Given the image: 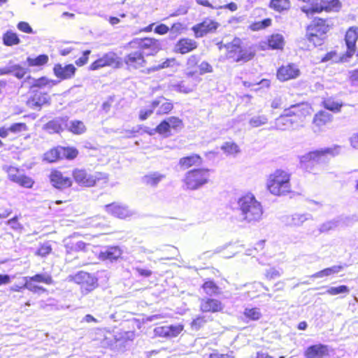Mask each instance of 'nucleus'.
Masks as SVG:
<instances>
[{"instance_id": "f257e3e1", "label": "nucleus", "mask_w": 358, "mask_h": 358, "mask_svg": "<svg viewBox=\"0 0 358 358\" xmlns=\"http://www.w3.org/2000/svg\"><path fill=\"white\" fill-rule=\"evenodd\" d=\"M237 205L242 222L254 225L262 220L263 207L252 194L248 193L238 198Z\"/></svg>"}, {"instance_id": "f03ea898", "label": "nucleus", "mask_w": 358, "mask_h": 358, "mask_svg": "<svg viewBox=\"0 0 358 358\" xmlns=\"http://www.w3.org/2000/svg\"><path fill=\"white\" fill-rule=\"evenodd\" d=\"M342 150V146L333 145L331 147L310 151L299 157L300 165L303 169L310 171L315 164L325 163L329 156L331 157L338 156L341 153Z\"/></svg>"}, {"instance_id": "7ed1b4c3", "label": "nucleus", "mask_w": 358, "mask_h": 358, "mask_svg": "<svg viewBox=\"0 0 358 358\" xmlns=\"http://www.w3.org/2000/svg\"><path fill=\"white\" fill-rule=\"evenodd\" d=\"M227 50V57L236 62H247L255 55V50L252 47L242 45V41L235 38L231 43L224 45Z\"/></svg>"}, {"instance_id": "20e7f679", "label": "nucleus", "mask_w": 358, "mask_h": 358, "mask_svg": "<svg viewBox=\"0 0 358 358\" xmlns=\"http://www.w3.org/2000/svg\"><path fill=\"white\" fill-rule=\"evenodd\" d=\"M329 30V25L325 20L315 18L306 28V37L314 47L321 45Z\"/></svg>"}, {"instance_id": "39448f33", "label": "nucleus", "mask_w": 358, "mask_h": 358, "mask_svg": "<svg viewBox=\"0 0 358 358\" xmlns=\"http://www.w3.org/2000/svg\"><path fill=\"white\" fill-rule=\"evenodd\" d=\"M267 188L274 195H281L289 192V176L284 171L277 170L270 176Z\"/></svg>"}, {"instance_id": "423d86ee", "label": "nucleus", "mask_w": 358, "mask_h": 358, "mask_svg": "<svg viewBox=\"0 0 358 358\" xmlns=\"http://www.w3.org/2000/svg\"><path fill=\"white\" fill-rule=\"evenodd\" d=\"M210 170L195 169L187 171L183 180L187 189L196 190L208 182Z\"/></svg>"}, {"instance_id": "0eeeda50", "label": "nucleus", "mask_w": 358, "mask_h": 358, "mask_svg": "<svg viewBox=\"0 0 358 358\" xmlns=\"http://www.w3.org/2000/svg\"><path fill=\"white\" fill-rule=\"evenodd\" d=\"M74 180L80 186L92 187L97 180L105 178L101 173L96 172L94 174L89 173L83 169H75L72 172Z\"/></svg>"}, {"instance_id": "6e6552de", "label": "nucleus", "mask_w": 358, "mask_h": 358, "mask_svg": "<svg viewBox=\"0 0 358 358\" xmlns=\"http://www.w3.org/2000/svg\"><path fill=\"white\" fill-rule=\"evenodd\" d=\"M303 107V103H298L285 109L283 113L275 120V127L280 130H286L290 128L294 122V121L291 119V116L298 115Z\"/></svg>"}, {"instance_id": "1a4fd4ad", "label": "nucleus", "mask_w": 358, "mask_h": 358, "mask_svg": "<svg viewBox=\"0 0 358 358\" xmlns=\"http://www.w3.org/2000/svg\"><path fill=\"white\" fill-rule=\"evenodd\" d=\"M122 65V59L113 52L105 53L101 57L94 61L90 66L92 71L97 70L105 66L114 69L120 68Z\"/></svg>"}, {"instance_id": "9d476101", "label": "nucleus", "mask_w": 358, "mask_h": 358, "mask_svg": "<svg viewBox=\"0 0 358 358\" xmlns=\"http://www.w3.org/2000/svg\"><path fill=\"white\" fill-rule=\"evenodd\" d=\"M130 44L137 45L143 55L147 56L154 55L162 49L159 41L153 38H135Z\"/></svg>"}, {"instance_id": "9b49d317", "label": "nucleus", "mask_w": 358, "mask_h": 358, "mask_svg": "<svg viewBox=\"0 0 358 358\" xmlns=\"http://www.w3.org/2000/svg\"><path fill=\"white\" fill-rule=\"evenodd\" d=\"M74 281L81 285V290L83 294H87L97 287V278L93 275L80 271L73 277Z\"/></svg>"}, {"instance_id": "f8f14e48", "label": "nucleus", "mask_w": 358, "mask_h": 358, "mask_svg": "<svg viewBox=\"0 0 358 358\" xmlns=\"http://www.w3.org/2000/svg\"><path fill=\"white\" fill-rule=\"evenodd\" d=\"M358 39V27H351L345 34V41L347 46V51L345 55L341 57V62H345L351 58L356 50V42Z\"/></svg>"}, {"instance_id": "ddd939ff", "label": "nucleus", "mask_w": 358, "mask_h": 358, "mask_svg": "<svg viewBox=\"0 0 358 358\" xmlns=\"http://www.w3.org/2000/svg\"><path fill=\"white\" fill-rule=\"evenodd\" d=\"M123 61L129 71L139 69L146 64L143 52L141 50L132 51L126 55Z\"/></svg>"}, {"instance_id": "4468645a", "label": "nucleus", "mask_w": 358, "mask_h": 358, "mask_svg": "<svg viewBox=\"0 0 358 358\" xmlns=\"http://www.w3.org/2000/svg\"><path fill=\"white\" fill-rule=\"evenodd\" d=\"M219 26L220 24L215 20L206 18L203 22L193 26L192 30L196 38H202L208 34L215 32Z\"/></svg>"}, {"instance_id": "2eb2a0df", "label": "nucleus", "mask_w": 358, "mask_h": 358, "mask_svg": "<svg viewBox=\"0 0 358 358\" xmlns=\"http://www.w3.org/2000/svg\"><path fill=\"white\" fill-rule=\"evenodd\" d=\"M31 96L27 101V105L31 109L39 110L41 106L50 100V96L47 92H41L38 90H30Z\"/></svg>"}, {"instance_id": "dca6fc26", "label": "nucleus", "mask_w": 358, "mask_h": 358, "mask_svg": "<svg viewBox=\"0 0 358 358\" xmlns=\"http://www.w3.org/2000/svg\"><path fill=\"white\" fill-rule=\"evenodd\" d=\"M106 211L115 217L124 219L134 215V212L128 206L119 203H112L105 206Z\"/></svg>"}, {"instance_id": "f3484780", "label": "nucleus", "mask_w": 358, "mask_h": 358, "mask_svg": "<svg viewBox=\"0 0 358 358\" xmlns=\"http://www.w3.org/2000/svg\"><path fill=\"white\" fill-rule=\"evenodd\" d=\"M56 81L49 80L46 77H41L38 79L32 78L31 76H28L22 82V85L27 86L29 88V90H41L47 85H56Z\"/></svg>"}, {"instance_id": "a211bd4d", "label": "nucleus", "mask_w": 358, "mask_h": 358, "mask_svg": "<svg viewBox=\"0 0 358 358\" xmlns=\"http://www.w3.org/2000/svg\"><path fill=\"white\" fill-rule=\"evenodd\" d=\"M50 180L52 185L58 189L68 188L72 185L71 178L64 176L62 172L57 170L51 172L50 175Z\"/></svg>"}, {"instance_id": "6ab92c4d", "label": "nucleus", "mask_w": 358, "mask_h": 358, "mask_svg": "<svg viewBox=\"0 0 358 358\" xmlns=\"http://www.w3.org/2000/svg\"><path fill=\"white\" fill-rule=\"evenodd\" d=\"M68 117H57L43 125V129L50 134H59L66 129Z\"/></svg>"}, {"instance_id": "aec40b11", "label": "nucleus", "mask_w": 358, "mask_h": 358, "mask_svg": "<svg viewBox=\"0 0 358 358\" xmlns=\"http://www.w3.org/2000/svg\"><path fill=\"white\" fill-rule=\"evenodd\" d=\"M341 7L339 0H320L319 6H313L306 11L307 14H313L320 13L322 10L326 11H338Z\"/></svg>"}, {"instance_id": "412c9836", "label": "nucleus", "mask_w": 358, "mask_h": 358, "mask_svg": "<svg viewBox=\"0 0 358 358\" xmlns=\"http://www.w3.org/2000/svg\"><path fill=\"white\" fill-rule=\"evenodd\" d=\"M122 250L118 246H108L103 248L99 253V259L110 262H117L121 258Z\"/></svg>"}, {"instance_id": "4be33fe9", "label": "nucleus", "mask_w": 358, "mask_h": 358, "mask_svg": "<svg viewBox=\"0 0 358 358\" xmlns=\"http://www.w3.org/2000/svg\"><path fill=\"white\" fill-rule=\"evenodd\" d=\"M309 220H313V216L310 213H294L282 217V222L289 227H300Z\"/></svg>"}, {"instance_id": "5701e85b", "label": "nucleus", "mask_w": 358, "mask_h": 358, "mask_svg": "<svg viewBox=\"0 0 358 358\" xmlns=\"http://www.w3.org/2000/svg\"><path fill=\"white\" fill-rule=\"evenodd\" d=\"M299 69L293 64L282 66L277 71V78L280 81H287L299 76Z\"/></svg>"}, {"instance_id": "b1692460", "label": "nucleus", "mask_w": 358, "mask_h": 358, "mask_svg": "<svg viewBox=\"0 0 358 358\" xmlns=\"http://www.w3.org/2000/svg\"><path fill=\"white\" fill-rule=\"evenodd\" d=\"M76 68L73 64H66L62 66L60 64H57L53 68L55 75L62 79L66 80L73 78L75 75Z\"/></svg>"}, {"instance_id": "393cba45", "label": "nucleus", "mask_w": 358, "mask_h": 358, "mask_svg": "<svg viewBox=\"0 0 358 358\" xmlns=\"http://www.w3.org/2000/svg\"><path fill=\"white\" fill-rule=\"evenodd\" d=\"M197 46L198 43L196 41L189 38H182L175 45L174 51L184 55L195 50Z\"/></svg>"}, {"instance_id": "a878e982", "label": "nucleus", "mask_w": 358, "mask_h": 358, "mask_svg": "<svg viewBox=\"0 0 358 358\" xmlns=\"http://www.w3.org/2000/svg\"><path fill=\"white\" fill-rule=\"evenodd\" d=\"M348 220L349 217H348L339 216L331 220H328L320 226L318 229L319 231L320 234H322L327 233L331 230H334L340 226L347 224Z\"/></svg>"}, {"instance_id": "bb28decb", "label": "nucleus", "mask_w": 358, "mask_h": 358, "mask_svg": "<svg viewBox=\"0 0 358 358\" xmlns=\"http://www.w3.org/2000/svg\"><path fill=\"white\" fill-rule=\"evenodd\" d=\"M306 358H324L328 355V348L323 344L313 345L304 352Z\"/></svg>"}, {"instance_id": "cd10ccee", "label": "nucleus", "mask_w": 358, "mask_h": 358, "mask_svg": "<svg viewBox=\"0 0 358 358\" xmlns=\"http://www.w3.org/2000/svg\"><path fill=\"white\" fill-rule=\"evenodd\" d=\"M152 108H157V115H164L169 113L173 108V103L169 101L164 96L157 97L152 101Z\"/></svg>"}, {"instance_id": "c85d7f7f", "label": "nucleus", "mask_w": 358, "mask_h": 358, "mask_svg": "<svg viewBox=\"0 0 358 358\" xmlns=\"http://www.w3.org/2000/svg\"><path fill=\"white\" fill-rule=\"evenodd\" d=\"M223 306L222 303L215 299H203L201 301L200 309L203 313H215L222 310Z\"/></svg>"}, {"instance_id": "c756f323", "label": "nucleus", "mask_w": 358, "mask_h": 358, "mask_svg": "<svg viewBox=\"0 0 358 358\" xmlns=\"http://www.w3.org/2000/svg\"><path fill=\"white\" fill-rule=\"evenodd\" d=\"M166 178V175L158 171L150 172L142 178V181L146 185L156 187L158 184Z\"/></svg>"}, {"instance_id": "7c9ffc66", "label": "nucleus", "mask_w": 358, "mask_h": 358, "mask_svg": "<svg viewBox=\"0 0 358 358\" xmlns=\"http://www.w3.org/2000/svg\"><path fill=\"white\" fill-rule=\"evenodd\" d=\"M67 126L66 127V129H67L69 131L76 134V135H81L84 134L86 131V127L83 122L80 120H67Z\"/></svg>"}, {"instance_id": "2f4dec72", "label": "nucleus", "mask_w": 358, "mask_h": 358, "mask_svg": "<svg viewBox=\"0 0 358 358\" xmlns=\"http://www.w3.org/2000/svg\"><path fill=\"white\" fill-rule=\"evenodd\" d=\"M49 57L45 54L38 56H29L27 58L26 63L29 67H42L48 63Z\"/></svg>"}, {"instance_id": "473e14b6", "label": "nucleus", "mask_w": 358, "mask_h": 358, "mask_svg": "<svg viewBox=\"0 0 358 358\" xmlns=\"http://www.w3.org/2000/svg\"><path fill=\"white\" fill-rule=\"evenodd\" d=\"M201 164V158L199 155L194 154L180 158L179 165L183 169H188L194 165H199Z\"/></svg>"}, {"instance_id": "72a5a7b5", "label": "nucleus", "mask_w": 358, "mask_h": 358, "mask_svg": "<svg viewBox=\"0 0 358 358\" xmlns=\"http://www.w3.org/2000/svg\"><path fill=\"white\" fill-rule=\"evenodd\" d=\"M27 280H31L34 282L44 283L46 285L53 284L52 276L48 273H37L33 276H24Z\"/></svg>"}, {"instance_id": "f704fd0d", "label": "nucleus", "mask_w": 358, "mask_h": 358, "mask_svg": "<svg viewBox=\"0 0 358 358\" xmlns=\"http://www.w3.org/2000/svg\"><path fill=\"white\" fill-rule=\"evenodd\" d=\"M343 269V266L340 265H335L329 268H324L320 271H318L313 274L310 278H323L325 276H329L331 275L338 273Z\"/></svg>"}, {"instance_id": "c9c22d12", "label": "nucleus", "mask_w": 358, "mask_h": 358, "mask_svg": "<svg viewBox=\"0 0 358 358\" xmlns=\"http://www.w3.org/2000/svg\"><path fill=\"white\" fill-rule=\"evenodd\" d=\"M268 45L271 49H282L284 45V38L281 34H273L268 39Z\"/></svg>"}, {"instance_id": "e433bc0d", "label": "nucleus", "mask_w": 358, "mask_h": 358, "mask_svg": "<svg viewBox=\"0 0 358 358\" xmlns=\"http://www.w3.org/2000/svg\"><path fill=\"white\" fill-rule=\"evenodd\" d=\"M3 43L6 46H12L14 45H18L20 43V39L19 38L17 34L13 32L12 31H7L3 34Z\"/></svg>"}, {"instance_id": "4c0bfd02", "label": "nucleus", "mask_w": 358, "mask_h": 358, "mask_svg": "<svg viewBox=\"0 0 358 358\" xmlns=\"http://www.w3.org/2000/svg\"><path fill=\"white\" fill-rule=\"evenodd\" d=\"M27 72H29L28 69L24 68L18 64H13L11 61L10 74H13L15 78L17 79H22Z\"/></svg>"}, {"instance_id": "58836bf2", "label": "nucleus", "mask_w": 358, "mask_h": 358, "mask_svg": "<svg viewBox=\"0 0 358 358\" xmlns=\"http://www.w3.org/2000/svg\"><path fill=\"white\" fill-rule=\"evenodd\" d=\"M210 320H212L210 316L199 315L191 322V328L194 331H198L203 327L207 322Z\"/></svg>"}, {"instance_id": "ea45409f", "label": "nucleus", "mask_w": 358, "mask_h": 358, "mask_svg": "<svg viewBox=\"0 0 358 358\" xmlns=\"http://www.w3.org/2000/svg\"><path fill=\"white\" fill-rule=\"evenodd\" d=\"M182 324H171L166 326V338L170 339L178 336L183 330Z\"/></svg>"}, {"instance_id": "a19ab883", "label": "nucleus", "mask_w": 358, "mask_h": 358, "mask_svg": "<svg viewBox=\"0 0 358 358\" xmlns=\"http://www.w3.org/2000/svg\"><path fill=\"white\" fill-rule=\"evenodd\" d=\"M171 86L173 90L185 94H188L194 90V85L186 84L185 80L172 84Z\"/></svg>"}, {"instance_id": "79ce46f5", "label": "nucleus", "mask_w": 358, "mask_h": 358, "mask_svg": "<svg viewBox=\"0 0 358 358\" xmlns=\"http://www.w3.org/2000/svg\"><path fill=\"white\" fill-rule=\"evenodd\" d=\"M268 122V118L265 115H257L252 116L249 120V124L252 128H256L266 124Z\"/></svg>"}, {"instance_id": "37998d69", "label": "nucleus", "mask_w": 358, "mask_h": 358, "mask_svg": "<svg viewBox=\"0 0 358 358\" xmlns=\"http://www.w3.org/2000/svg\"><path fill=\"white\" fill-rule=\"evenodd\" d=\"M243 315L250 320H258L262 317V313L259 308H245Z\"/></svg>"}, {"instance_id": "c03bdc74", "label": "nucleus", "mask_w": 358, "mask_h": 358, "mask_svg": "<svg viewBox=\"0 0 358 358\" xmlns=\"http://www.w3.org/2000/svg\"><path fill=\"white\" fill-rule=\"evenodd\" d=\"M45 159L50 162H54L58 159H63L62 157V151L59 150V147L53 148L45 154Z\"/></svg>"}, {"instance_id": "a18cd8bd", "label": "nucleus", "mask_w": 358, "mask_h": 358, "mask_svg": "<svg viewBox=\"0 0 358 358\" xmlns=\"http://www.w3.org/2000/svg\"><path fill=\"white\" fill-rule=\"evenodd\" d=\"M270 7L280 12L289 8V3L288 0H271Z\"/></svg>"}, {"instance_id": "49530a36", "label": "nucleus", "mask_w": 358, "mask_h": 358, "mask_svg": "<svg viewBox=\"0 0 358 358\" xmlns=\"http://www.w3.org/2000/svg\"><path fill=\"white\" fill-rule=\"evenodd\" d=\"M330 120V115L327 112H320L315 114L313 122L317 126H322Z\"/></svg>"}, {"instance_id": "de8ad7c7", "label": "nucleus", "mask_w": 358, "mask_h": 358, "mask_svg": "<svg viewBox=\"0 0 358 358\" xmlns=\"http://www.w3.org/2000/svg\"><path fill=\"white\" fill-rule=\"evenodd\" d=\"M202 287L204 292L210 296L217 294L219 292L218 286L212 280L204 282Z\"/></svg>"}, {"instance_id": "09e8293b", "label": "nucleus", "mask_w": 358, "mask_h": 358, "mask_svg": "<svg viewBox=\"0 0 358 358\" xmlns=\"http://www.w3.org/2000/svg\"><path fill=\"white\" fill-rule=\"evenodd\" d=\"M59 150L62 151V157L63 159H73L78 154V151L74 148L59 147Z\"/></svg>"}, {"instance_id": "8fccbe9b", "label": "nucleus", "mask_w": 358, "mask_h": 358, "mask_svg": "<svg viewBox=\"0 0 358 358\" xmlns=\"http://www.w3.org/2000/svg\"><path fill=\"white\" fill-rule=\"evenodd\" d=\"M8 130L9 131V133L19 134L23 131H27L28 130V127L25 123L16 122L8 127Z\"/></svg>"}, {"instance_id": "3c124183", "label": "nucleus", "mask_w": 358, "mask_h": 358, "mask_svg": "<svg viewBox=\"0 0 358 358\" xmlns=\"http://www.w3.org/2000/svg\"><path fill=\"white\" fill-rule=\"evenodd\" d=\"M350 292V289L346 285H340L338 287H329L324 293H327L330 295H337L340 294H348Z\"/></svg>"}, {"instance_id": "603ef678", "label": "nucleus", "mask_w": 358, "mask_h": 358, "mask_svg": "<svg viewBox=\"0 0 358 358\" xmlns=\"http://www.w3.org/2000/svg\"><path fill=\"white\" fill-rule=\"evenodd\" d=\"M23 281L24 282V287L26 289L34 293H41L46 291L44 287L34 284V282L31 280H27L25 277H23Z\"/></svg>"}, {"instance_id": "864d4df0", "label": "nucleus", "mask_w": 358, "mask_h": 358, "mask_svg": "<svg viewBox=\"0 0 358 358\" xmlns=\"http://www.w3.org/2000/svg\"><path fill=\"white\" fill-rule=\"evenodd\" d=\"M15 182L19 184L23 187L31 188L32 187L34 182L31 178L25 175L20 174L19 177L16 178V181Z\"/></svg>"}, {"instance_id": "5fc2aeb1", "label": "nucleus", "mask_w": 358, "mask_h": 358, "mask_svg": "<svg viewBox=\"0 0 358 358\" xmlns=\"http://www.w3.org/2000/svg\"><path fill=\"white\" fill-rule=\"evenodd\" d=\"M271 20L269 18L264 19L260 22H256L250 25V29L253 31H258L269 27Z\"/></svg>"}, {"instance_id": "6e6d98bb", "label": "nucleus", "mask_w": 358, "mask_h": 358, "mask_svg": "<svg viewBox=\"0 0 358 358\" xmlns=\"http://www.w3.org/2000/svg\"><path fill=\"white\" fill-rule=\"evenodd\" d=\"M173 62V59H166V61L163 62L162 64H159L158 65H154L148 69H147V71H145L148 73H150L157 71H159L160 69L167 68L171 66V63Z\"/></svg>"}, {"instance_id": "4d7b16f0", "label": "nucleus", "mask_w": 358, "mask_h": 358, "mask_svg": "<svg viewBox=\"0 0 358 358\" xmlns=\"http://www.w3.org/2000/svg\"><path fill=\"white\" fill-rule=\"evenodd\" d=\"M51 251V245L49 243H45L38 248L36 252V255L42 257H45L48 255Z\"/></svg>"}, {"instance_id": "13d9d810", "label": "nucleus", "mask_w": 358, "mask_h": 358, "mask_svg": "<svg viewBox=\"0 0 358 358\" xmlns=\"http://www.w3.org/2000/svg\"><path fill=\"white\" fill-rule=\"evenodd\" d=\"M222 150L228 154L237 153L239 152L238 145L234 143L226 142L222 146Z\"/></svg>"}, {"instance_id": "bf43d9fd", "label": "nucleus", "mask_w": 358, "mask_h": 358, "mask_svg": "<svg viewBox=\"0 0 358 358\" xmlns=\"http://www.w3.org/2000/svg\"><path fill=\"white\" fill-rule=\"evenodd\" d=\"M171 131V129L169 127V124L165 119L163 120L155 129V132H157L160 134H165L166 135L168 133H169Z\"/></svg>"}, {"instance_id": "052dcab7", "label": "nucleus", "mask_w": 358, "mask_h": 358, "mask_svg": "<svg viewBox=\"0 0 358 358\" xmlns=\"http://www.w3.org/2000/svg\"><path fill=\"white\" fill-rule=\"evenodd\" d=\"M169 124L170 129H180L182 126V122L180 119L176 117H169L166 118Z\"/></svg>"}, {"instance_id": "680f3d73", "label": "nucleus", "mask_w": 358, "mask_h": 358, "mask_svg": "<svg viewBox=\"0 0 358 358\" xmlns=\"http://www.w3.org/2000/svg\"><path fill=\"white\" fill-rule=\"evenodd\" d=\"M155 108H152V102L148 108H142L139 112V118L141 120H145L150 117L154 112Z\"/></svg>"}, {"instance_id": "e2e57ef3", "label": "nucleus", "mask_w": 358, "mask_h": 358, "mask_svg": "<svg viewBox=\"0 0 358 358\" xmlns=\"http://www.w3.org/2000/svg\"><path fill=\"white\" fill-rule=\"evenodd\" d=\"M341 57L338 58L336 52L335 51H331L327 52L321 59L322 62H327L329 61H333L337 62L338 61H341Z\"/></svg>"}, {"instance_id": "0e129e2a", "label": "nucleus", "mask_w": 358, "mask_h": 358, "mask_svg": "<svg viewBox=\"0 0 358 358\" xmlns=\"http://www.w3.org/2000/svg\"><path fill=\"white\" fill-rule=\"evenodd\" d=\"M17 29L24 33L27 34H34L33 29L29 24V23L26 22H20L17 25Z\"/></svg>"}, {"instance_id": "69168bd1", "label": "nucleus", "mask_w": 358, "mask_h": 358, "mask_svg": "<svg viewBox=\"0 0 358 358\" xmlns=\"http://www.w3.org/2000/svg\"><path fill=\"white\" fill-rule=\"evenodd\" d=\"M199 69L200 74L203 75L206 73H211L213 71L212 66L207 62H202L199 65Z\"/></svg>"}, {"instance_id": "338daca9", "label": "nucleus", "mask_w": 358, "mask_h": 358, "mask_svg": "<svg viewBox=\"0 0 358 358\" xmlns=\"http://www.w3.org/2000/svg\"><path fill=\"white\" fill-rule=\"evenodd\" d=\"M154 336L166 338V326L157 327L153 330Z\"/></svg>"}, {"instance_id": "774afa93", "label": "nucleus", "mask_w": 358, "mask_h": 358, "mask_svg": "<svg viewBox=\"0 0 358 358\" xmlns=\"http://www.w3.org/2000/svg\"><path fill=\"white\" fill-rule=\"evenodd\" d=\"M201 59V57L199 55H191L187 62V65L188 68H193L197 65V64L199 62Z\"/></svg>"}]
</instances>
